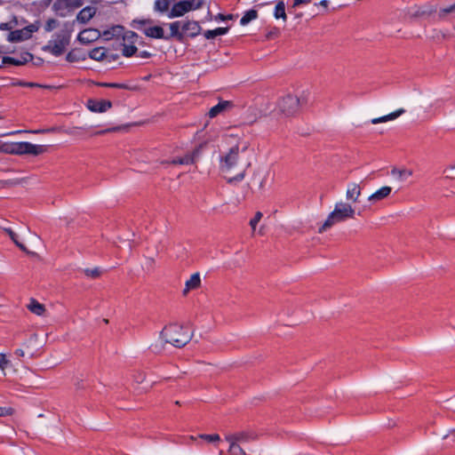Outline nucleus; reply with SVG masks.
Listing matches in <instances>:
<instances>
[{"mask_svg": "<svg viewBox=\"0 0 455 455\" xmlns=\"http://www.w3.org/2000/svg\"><path fill=\"white\" fill-rule=\"evenodd\" d=\"M250 165V162L243 161L241 158L238 145L230 148L229 150L220 157V169L229 184L242 181L245 177L246 169Z\"/></svg>", "mask_w": 455, "mask_h": 455, "instance_id": "nucleus-1", "label": "nucleus"}, {"mask_svg": "<svg viewBox=\"0 0 455 455\" xmlns=\"http://www.w3.org/2000/svg\"><path fill=\"white\" fill-rule=\"evenodd\" d=\"M164 342L175 347H185L192 339V333L188 329L178 323H172L165 326L160 333Z\"/></svg>", "mask_w": 455, "mask_h": 455, "instance_id": "nucleus-2", "label": "nucleus"}, {"mask_svg": "<svg viewBox=\"0 0 455 455\" xmlns=\"http://www.w3.org/2000/svg\"><path fill=\"white\" fill-rule=\"evenodd\" d=\"M355 214V211L349 204L337 203L334 211L328 215L326 220L319 228L318 233L322 234L337 223L343 222L347 219H353Z\"/></svg>", "mask_w": 455, "mask_h": 455, "instance_id": "nucleus-3", "label": "nucleus"}, {"mask_svg": "<svg viewBox=\"0 0 455 455\" xmlns=\"http://www.w3.org/2000/svg\"><path fill=\"white\" fill-rule=\"evenodd\" d=\"M153 24L154 20L151 19L133 20L131 27L140 30L148 37L165 40L166 36L164 28L161 26Z\"/></svg>", "mask_w": 455, "mask_h": 455, "instance_id": "nucleus-4", "label": "nucleus"}, {"mask_svg": "<svg viewBox=\"0 0 455 455\" xmlns=\"http://www.w3.org/2000/svg\"><path fill=\"white\" fill-rule=\"evenodd\" d=\"M70 36L66 32L56 33L53 38L43 47V51L48 52L54 56H60L69 44Z\"/></svg>", "mask_w": 455, "mask_h": 455, "instance_id": "nucleus-5", "label": "nucleus"}, {"mask_svg": "<svg viewBox=\"0 0 455 455\" xmlns=\"http://www.w3.org/2000/svg\"><path fill=\"white\" fill-rule=\"evenodd\" d=\"M307 102V99L299 98L295 95L288 94L282 98L278 103L280 111L285 116H292L296 114L299 107Z\"/></svg>", "mask_w": 455, "mask_h": 455, "instance_id": "nucleus-6", "label": "nucleus"}, {"mask_svg": "<svg viewBox=\"0 0 455 455\" xmlns=\"http://www.w3.org/2000/svg\"><path fill=\"white\" fill-rule=\"evenodd\" d=\"M203 6V2L201 0L195 1H180L175 3L169 12L167 13L168 18L173 19L177 17H181L185 13L188 12L191 10H197Z\"/></svg>", "mask_w": 455, "mask_h": 455, "instance_id": "nucleus-7", "label": "nucleus"}, {"mask_svg": "<svg viewBox=\"0 0 455 455\" xmlns=\"http://www.w3.org/2000/svg\"><path fill=\"white\" fill-rule=\"evenodd\" d=\"M256 439L257 435L252 431H238L225 435L226 441H235L241 444H244Z\"/></svg>", "mask_w": 455, "mask_h": 455, "instance_id": "nucleus-8", "label": "nucleus"}, {"mask_svg": "<svg viewBox=\"0 0 455 455\" xmlns=\"http://www.w3.org/2000/svg\"><path fill=\"white\" fill-rule=\"evenodd\" d=\"M202 28L197 21L195 20H182V36L183 42L187 37H196L201 33Z\"/></svg>", "mask_w": 455, "mask_h": 455, "instance_id": "nucleus-9", "label": "nucleus"}, {"mask_svg": "<svg viewBox=\"0 0 455 455\" xmlns=\"http://www.w3.org/2000/svg\"><path fill=\"white\" fill-rule=\"evenodd\" d=\"M170 33L165 35V40L170 41L172 39H175L180 43H183V36H182V21H173L169 24Z\"/></svg>", "mask_w": 455, "mask_h": 455, "instance_id": "nucleus-10", "label": "nucleus"}, {"mask_svg": "<svg viewBox=\"0 0 455 455\" xmlns=\"http://www.w3.org/2000/svg\"><path fill=\"white\" fill-rule=\"evenodd\" d=\"M113 35H116L119 36L122 34V43L121 44H135L139 39V36L137 33L133 31H124L123 27H116L113 28Z\"/></svg>", "mask_w": 455, "mask_h": 455, "instance_id": "nucleus-11", "label": "nucleus"}, {"mask_svg": "<svg viewBox=\"0 0 455 455\" xmlns=\"http://www.w3.org/2000/svg\"><path fill=\"white\" fill-rule=\"evenodd\" d=\"M100 36V33L95 28H86L78 34L77 39L80 43L88 44L96 41Z\"/></svg>", "mask_w": 455, "mask_h": 455, "instance_id": "nucleus-12", "label": "nucleus"}, {"mask_svg": "<svg viewBox=\"0 0 455 455\" xmlns=\"http://www.w3.org/2000/svg\"><path fill=\"white\" fill-rule=\"evenodd\" d=\"M88 108L92 112L97 113H103L106 112L108 109L111 108L112 102L110 100H89L87 103Z\"/></svg>", "mask_w": 455, "mask_h": 455, "instance_id": "nucleus-13", "label": "nucleus"}, {"mask_svg": "<svg viewBox=\"0 0 455 455\" xmlns=\"http://www.w3.org/2000/svg\"><path fill=\"white\" fill-rule=\"evenodd\" d=\"M233 107H234V104L232 101L221 100L216 106L212 107L209 110L208 115L211 118H214L217 116H219L220 114L231 109Z\"/></svg>", "mask_w": 455, "mask_h": 455, "instance_id": "nucleus-14", "label": "nucleus"}, {"mask_svg": "<svg viewBox=\"0 0 455 455\" xmlns=\"http://www.w3.org/2000/svg\"><path fill=\"white\" fill-rule=\"evenodd\" d=\"M32 54L29 52L22 53L19 58L4 57L2 64H12L14 66H21L32 60Z\"/></svg>", "mask_w": 455, "mask_h": 455, "instance_id": "nucleus-15", "label": "nucleus"}, {"mask_svg": "<svg viewBox=\"0 0 455 455\" xmlns=\"http://www.w3.org/2000/svg\"><path fill=\"white\" fill-rule=\"evenodd\" d=\"M80 3H76V4H72V0H56L52 5L53 11H55L59 15L65 16L64 11L68 9L71 6L78 7L80 6Z\"/></svg>", "mask_w": 455, "mask_h": 455, "instance_id": "nucleus-16", "label": "nucleus"}, {"mask_svg": "<svg viewBox=\"0 0 455 455\" xmlns=\"http://www.w3.org/2000/svg\"><path fill=\"white\" fill-rule=\"evenodd\" d=\"M362 194V187L357 183H351L348 185L346 197L348 201H352L353 203H356L358 201L359 196Z\"/></svg>", "mask_w": 455, "mask_h": 455, "instance_id": "nucleus-17", "label": "nucleus"}, {"mask_svg": "<svg viewBox=\"0 0 455 455\" xmlns=\"http://www.w3.org/2000/svg\"><path fill=\"white\" fill-rule=\"evenodd\" d=\"M96 13V8L93 6H86L83 8L77 14L76 20L81 23L88 22Z\"/></svg>", "mask_w": 455, "mask_h": 455, "instance_id": "nucleus-18", "label": "nucleus"}, {"mask_svg": "<svg viewBox=\"0 0 455 455\" xmlns=\"http://www.w3.org/2000/svg\"><path fill=\"white\" fill-rule=\"evenodd\" d=\"M392 191V188L388 186L382 187L375 193L371 195L368 198L370 202L375 203L387 197Z\"/></svg>", "mask_w": 455, "mask_h": 455, "instance_id": "nucleus-19", "label": "nucleus"}, {"mask_svg": "<svg viewBox=\"0 0 455 455\" xmlns=\"http://www.w3.org/2000/svg\"><path fill=\"white\" fill-rule=\"evenodd\" d=\"M201 284V278L199 273L193 274L190 278L186 282V287L183 294L186 295L189 291L198 288Z\"/></svg>", "mask_w": 455, "mask_h": 455, "instance_id": "nucleus-20", "label": "nucleus"}, {"mask_svg": "<svg viewBox=\"0 0 455 455\" xmlns=\"http://www.w3.org/2000/svg\"><path fill=\"white\" fill-rule=\"evenodd\" d=\"M7 39L9 42L14 43L29 39V36L27 35V32L24 30V28H22L11 31Z\"/></svg>", "mask_w": 455, "mask_h": 455, "instance_id": "nucleus-21", "label": "nucleus"}, {"mask_svg": "<svg viewBox=\"0 0 455 455\" xmlns=\"http://www.w3.org/2000/svg\"><path fill=\"white\" fill-rule=\"evenodd\" d=\"M405 112V110L403 108H400L393 113H390L387 116H383L381 117H378V118H373L371 119V123L372 124H379V123H385V122H387V121H391V120H394L395 118H397L398 116H400L402 114H403Z\"/></svg>", "mask_w": 455, "mask_h": 455, "instance_id": "nucleus-22", "label": "nucleus"}, {"mask_svg": "<svg viewBox=\"0 0 455 455\" xmlns=\"http://www.w3.org/2000/svg\"><path fill=\"white\" fill-rule=\"evenodd\" d=\"M89 57L95 60H103L108 59V52L103 47H98L92 50Z\"/></svg>", "mask_w": 455, "mask_h": 455, "instance_id": "nucleus-23", "label": "nucleus"}, {"mask_svg": "<svg viewBox=\"0 0 455 455\" xmlns=\"http://www.w3.org/2000/svg\"><path fill=\"white\" fill-rule=\"evenodd\" d=\"M229 443L228 453L229 455H247L246 451L241 446V443H238L235 441H227Z\"/></svg>", "mask_w": 455, "mask_h": 455, "instance_id": "nucleus-24", "label": "nucleus"}, {"mask_svg": "<svg viewBox=\"0 0 455 455\" xmlns=\"http://www.w3.org/2000/svg\"><path fill=\"white\" fill-rule=\"evenodd\" d=\"M274 17L275 19H282L283 21L287 20V15L285 12V4L283 1H279L275 8Z\"/></svg>", "mask_w": 455, "mask_h": 455, "instance_id": "nucleus-25", "label": "nucleus"}, {"mask_svg": "<svg viewBox=\"0 0 455 455\" xmlns=\"http://www.w3.org/2000/svg\"><path fill=\"white\" fill-rule=\"evenodd\" d=\"M28 308L36 315H42L45 311L44 306L34 299H31Z\"/></svg>", "mask_w": 455, "mask_h": 455, "instance_id": "nucleus-26", "label": "nucleus"}, {"mask_svg": "<svg viewBox=\"0 0 455 455\" xmlns=\"http://www.w3.org/2000/svg\"><path fill=\"white\" fill-rule=\"evenodd\" d=\"M170 4L171 0H156L154 3V10L160 13L169 12Z\"/></svg>", "mask_w": 455, "mask_h": 455, "instance_id": "nucleus-27", "label": "nucleus"}, {"mask_svg": "<svg viewBox=\"0 0 455 455\" xmlns=\"http://www.w3.org/2000/svg\"><path fill=\"white\" fill-rule=\"evenodd\" d=\"M228 31V28H217L212 30H206L204 34L206 39H213L218 36H222L227 34Z\"/></svg>", "mask_w": 455, "mask_h": 455, "instance_id": "nucleus-28", "label": "nucleus"}, {"mask_svg": "<svg viewBox=\"0 0 455 455\" xmlns=\"http://www.w3.org/2000/svg\"><path fill=\"white\" fill-rule=\"evenodd\" d=\"M258 18V12L256 10H249L247 11L243 16L240 20V24L242 26H246L251 20H256Z\"/></svg>", "mask_w": 455, "mask_h": 455, "instance_id": "nucleus-29", "label": "nucleus"}, {"mask_svg": "<svg viewBox=\"0 0 455 455\" xmlns=\"http://www.w3.org/2000/svg\"><path fill=\"white\" fill-rule=\"evenodd\" d=\"M4 231L8 234L12 241L16 244L17 247H19L22 251L26 253H30L29 251L27 249V247L19 242L18 240V235L13 232L11 228H5Z\"/></svg>", "mask_w": 455, "mask_h": 455, "instance_id": "nucleus-30", "label": "nucleus"}, {"mask_svg": "<svg viewBox=\"0 0 455 455\" xmlns=\"http://www.w3.org/2000/svg\"><path fill=\"white\" fill-rule=\"evenodd\" d=\"M122 45V52L125 57H132L137 52V47L135 44H120Z\"/></svg>", "mask_w": 455, "mask_h": 455, "instance_id": "nucleus-31", "label": "nucleus"}, {"mask_svg": "<svg viewBox=\"0 0 455 455\" xmlns=\"http://www.w3.org/2000/svg\"><path fill=\"white\" fill-rule=\"evenodd\" d=\"M34 341H36V335L31 336L28 340H26V341L22 344V347H21V348H24V349H25V351H27V355H28V356H29L30 358H32V357L35 355V351L30 347V345H31Z\"/></svg>", "mask_w": 455, "mask_h": 455, "instance_id": "nucleus-32", "label": "nucleus"}, {"mask_svg": "<svg viewBox=\"0 0 455 455\" xmlns=\"http://www.w3.org/2000/svg\"><path fill=\"white\" fill-rule=\"evenodd\" d=\"M391 173L393 175H396L399 178V180H403L407 177H410L412 175V171L408 170V169H402V170L393 169Z\"/></svg>", "mask_w": 455, "mask_h": 455, "instance_id": "nucleus-33", "label": "nucleus"}, {"mask_svg": "<svg viewBox=\"0 0 455 455\" xmlns=\"http://www.w3.org/2000/svg\"><path fill=\"white\" fill-rule=\"evenodd\" d=\"M452 12H455V3L448 7L440 9L437 12V18L439 20H444L446 16Z\"/></svg>", "mask_w": 455, "mask_h": 455, "instance_id": "nucleus-34", "label": "nucleus"}, {"mask_svg": "<svg viewBox=\"0 0 455 455\" xmlns=\"http://www.w3.org/2000/svg\"><path fill=\"white\" fill-rule=\"evenodd\" d=\"M198 437L203 440H205L209 443H215V442H219L220 440V436L218 434H213V435L201 434L198 435Z\"/></svg>", "mask_w": 455, "mask_h": 455, "instance_id": "nucleus-35", "label": "nucleus"}, {"mask_svg": "<svg viewBox=\"0 0 455 455\" xmlns=\"http://www.w3.org/2000/svg\"><path fill=\"white\" fill-rule=\"evenodd\" d=\"M19 84L20 86H28V87H37V88H44V89H54L55 86L40 84L36 83H28V82H20Z\"/></svg>", "mask_w": 455, "mask_h": 455, "instance_id": "nucleus-36", "label": "nucleus"}, {"mask_svg": "<svg viewBox=\"0 0 455 455\" xmlns=\"http://www.w3.org/2000/svg\"><path fill=\"white\" fill-rule=\"evenodd\" d=\"M84 272L86 276H89L92 278H98L101 274V271L100 270L99 267L86 268L84 270Z\"/></svg>", "mask_w": 455, "mask_h": 455, "instance_id": "nucleus-37", "label": "nucleus"}, {"mask_svg": "<svg viewBox=\"0 0 455 455\" xmlns=\"http://www.w3.org/2000/svg\"><path fill=\"white\" fill-rule=\"evenodd\" d=\"M204 144H200L199 146H197L191 153H189L190 156H193V162L194 164L196 162V160L199 158V156H201V153L203 151V148H204Z\"/></svg>", "mask_w": 455, "mask_h": 455, "instance_id": "nucleus-38", "label": "nucleus"}, {"mask_svg": "<svg viewBox=\"0 0 455 455\" xmlns=\"http://www.w3.org/2000/svg\"><path fill=\"white\" fill-rule=\"evenodd\" d=\"M99 85L108 88H116V89H127L128 86L124 84H117V83H101Z\"/></svg>", "mask_w": 455, "mask_h": 455, "instance_id": "nucleus-39", "label": "nucleus"}, {"mask_svg": "<svg viewBox=\"0 0 455 455\" xmlns=\"http://www.w3.org/2000/svg\"><path fill=\"white\" fill-rule=\"evenodd\" d=\"M262 213L260 212H257L254 217L250 221V226L251 227L252 231H255L257 224L260 221L262 218Z\"/></svg>", "mask_w": 455, "mask_h": 455, "instance_id": "nucleus-40", "label": "nucleus"}, {"mask_svg": "<svg viewBox=\"0 0 455 455\" xmlns=\"http://www.w3.org/2000/svg\"><path fill=\"white\" fill-rule=\"evenodd\" d=\"M39 29V26L36 23L30 24L24 28V30L27 32V35L29 38L32 36L34 32H36Z\"/></svg>", "mask_w": 455, "mask_h": 455, "instance_id": "nucleus-41", "label": "nucleus"}, {"mask_svg": "<svg viewBox=\"0 0 455 455\" xmlns=\"http://www.w3.org/2000/svg\"><path fill=\"white\" fill-rule=\"evenodd\" d=\"M58 25V21L54 19H49L47 21H46V24L44 26V29L45 31L47 32H51L52 30H53Z\"/></svg>", "mask_w": 455, "mask_h": 455, "instance_id": "nucleus-42", "label": "nucleus"}, {"mask_svg": "<svg viewBox=\"0 0 455 455\" xmlns=\"http://www.w3.org/2000/svg\"><path fill=\"white\" fill-rule=\"evenodd\" d=\"M444 172L447 179H455V165L449 166L445 169Z\"/></svg>", "mask_w": 455, "mask_h": 455, "instance_id": "nucleus-43", "label": "nucleus"}, {"mask_svg": "<svg viewBox=\"0 0 455 455\" xmlns=\"http://www.w3.org/2000/svg\"><path fill=\"white\" fill-rule=\"evenodd\" d=\"M9 360L6 358L5 355L0 354V369L4 370L5 367L9 364Z\"/></svg>", "mask_w": 455, "mask_h": 455, "instance_id": "nucleus-44", "label": "nucleus"}, {"mask_svg": "<svg viewBox=\"0 0 455 455\" xmlns=\"http://www.w3.org/2000/svg\"><path fill=\"white\" fill-rule=\"evenodd\" d=\"M12 412H13V410L12 408L0 407V417L6 416V415H12Z\"/></svg>", "mask_w": 455, "mask_h": 455, "instance_id": "nucleus-45", "label": "nucleus"}, {"mask_svg": "<svg viewBox=\"0 0 455 455\" xmlns=\"http://www.w3.org/2000/svg\"><path fill=\"white\" fill-rule=\"evenodd\" d=\"M312 0H293V4L291 5L292 8H296L302 4H308Z\"/></svg>", "mask_w": 455, "mask_h": 455, "instance_id": "nucleus-46", "label": "nucleus"}, {"mask_svg": "<svg viewBox=\"0 0 455 455\" xmlns=\"http://www.w3.org/2000/svg\"><path fill=\"white\" fill-rule=\"evenodd\" d=\"M184 164H192L193 162V156H190L189 153L186 154L184 156L181 157Z\"/></svg>", "mask_w": 455, "mask_h": 455, "instance_id": "nucleus-47", "label": "nucleus"}, {"mask_svg": "<svg viewBox=\"0 0 455 455\" xmlns=\"http://www.w3.org/2000/svg\"><path fill=\"white\" fill-rule=\"evenodd\" d=\"M26 354H27V351H25V349H24V348H17V349L14 351V355H16V357H18V358L24 357Z\"/></svg>", "mask_w": 455, "mask_h": 455, "instance_id": "nucleus-48", "label": "nucleus"}, {"mask_svg": "<svg viewBox=\"0 0 455 455\" xmlns=\"http://www.w3.org/2000/svg\"><path fill=\"white\" fill-rule=\"evenodd\" d=\"M12 28V26L10 22H4L0 24V29L1 30H11Z\"/></svg>", "mask_w": 455, "mask_h": 455, "instance_id": "nucleus-49", "label": "nucleus"}, {"mask_svg": "<svg viewBox=\"0 0 455 455\" xmlns=\"http://www.w3.org/2000/svg\"><path fill=\"white\" fill-rule=\"evenodd\" d=\"M0 184H2L3 186H13V185L19 184V181L18 180H3V181H0Z\"/></svg>", "mask_w": 455, "mask_h": 455, "instance_id": "nucleus-50", "label": "nucleus"}, {"mask_svg": "<svg viewBox=\"0 0 455 455\" xmlns=\"http://www.w3.org/2000/svg\"><path fill=\"white\" fill-rule=\"evenodd\" d=\"M171 164H184L181 157H175L171 162Z\"/></svg>", "mask_w": 455, "mask_h": 455, "instance_id": "nucleus-51", "label": "nucleus"}, {"mask_svg": "<svg viewBox=\"0 0 455 455\" xmlns=\"http://www.w3.org/2000/svg\"><path fill=\"white\" fill-rule=\"evenodd\" d=\"M139 57L140 58H144V59H147V58H149L151 56V53L147 52V51H142L139 53L138 55Z\"/></svg>", "mask_w": 455, "mask_h": 455, "instance_id": "nucleus-52", "label": "nucleus"}, {"mask_svg": "<svg viewBox=\"0 0 455 455\" xmlns=\"http://www.w3.org/2000/svg\"><path fill=\"white\" fill-rule=\"evenodd\" d=\"M265 181H266V177H265V176L260 177V180H259V188H260V189H263V188H264V187H265Z\"/></svg>", "mask_w": 455, "mask_h": 455, "instance_id": "nucleus-53", "label": "nucleus"}, {"mask_svg": "<svg viewBox=\"0 0 455 455\" xmlns=\"http://www.w3.org/2000/svg\"><path fill=\"white\" fill-rule=\"evenodd\" d=\"M318 5L320 6H323L324 8H327L328 5H329V1L328 0H322L319 4H317Z\"/></svg>", "mask_w": 455, "mask_h": 455, "instance_id": "nucleus-54", "label": "nucleus"}, {"mask_svg": "<svg viewBox=\"0 0 455 455\" xmlns=\"http://www.w3.org/2000/svg\"><path fill=\"white\" fill-rule=\"evenodd\" d=\"M232 15H228V16H225L223 14H219L218 15V19L221 20H228V19H232Z\"/></svg>", "mask_w": 455, "mask_h": 455, "instance_id": "nucleus-55", "label": "nucleus"}, {"mask_svg": "<svg viewBox=\"0 0 455 455\" xmlns=\"http://www.w3.org/2000/svg\"><path fill=\"white\" fill-rule=\"evenodd\" d=\"M67 60L69 61V62H73L74 61V58L72 56V53L69 52L68 53L67 57H66Z\"/></svg>", "mask_w": 455, "mask_h": 455, "instance_id": "nucleus-56", "label": "nucleus"}, {"mask_svg": "<svg viewBox=\"0 0 455 455\" xmlns=\"http://www.w3.org/2000/svg\"><path fill=\"white\" fill-rule=\"evenodd\" d=\"M116 57H117V55H114V54L108 52V58L116 60Z\"/></svg>", "mask_w": 455, "mask_h": 455, "instance_id": "nucleus-57", "label": "nucleus"}, {"mask_svg": "<svg viewBox=\"0 0 455 455\" xmlns=\"http://www.w3.org/2000/svg\"><path fill=\"white\" fill-rule=\"evenodd\" d=\"M108 131H109V130H107V132H108ZM105 132H106V131H101V132H99L98 133H99V134H102V133H105Z\"/></svg>", "mask_w": 455, "mask_h": 455, "instance_id": "nucleus-58", "label": "nucleus"}, {"mask_svg": "<svg viewBox=\"0 0 455 455\" xmlns=\"http://www.w3.org/2000/svg\"><path fill=\"white\" fill-rule=\"evenodd\" d=\"M189 439H191V440H195V439H196V437H195V436H193V435H191V436H189Z\"/></svg>", "mask_w": 455, "mask_h": 455, "instance_id": "nucleus-59", "label": "nucleus"}, {"mask_svg": "<svg viewBox=\"0 0 455 455\" xmlns=\"http://www.w3.org/2000/svg\"><path fill=\"white\" fill-rule=\"evenodd\" d=\"M301 16H302L301 13L296 15L297 18H300Z\"/></svg>", "mask_w": 455, "mask_h": 455, "instance_id": "nucleus-60", "label": "nucleus"}, {"mask_svg": "<svg viewBox=\"0 0 455 455\" xmlns=\"http://www.w3.org/2000/svg\"><path fill=\"white\" fill-rule=\"evenodd\" d=\"M219 455H224L223 451H220V453H219Z\"/></svg>", "mask_w": 455, "mask_h": 455, "instance_id": "nucleus-61", "label": "nucleus"}, {"mask_svg": "<svg viewBox=\"0 0 455 455\" xmlns=\"http://www.w3.org/2000/svg\"><path fill=\"white\" fill-rule=\"evenodd\" d=\"M0 67H2V65H0Z\"/></svg>", "mask_w": 455, "mask_h": 455, "instance_id": "nucleus-62", "label": "nucleus"}]
</instances>
